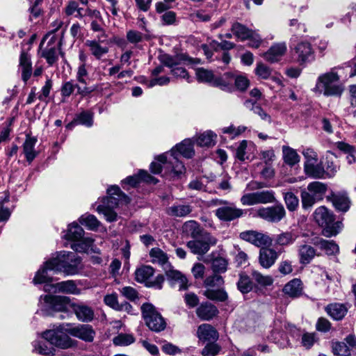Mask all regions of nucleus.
Here are the masks:
<instances>
[{
    "instance_id": "obj_37",
    "label": "nucleus",
    "mask_w": 356,
    "mask_h": 356,
    "mask_svg": "<svg viewBox=\"0 0 356 356\" xmlns=\"http://www.w3.org/2000/svg\"><path fill=\"white\" fill-rule=\"evenodd\" d=\"M86 45L88 47L91 54L95 57L96 59H101V58L108 52V47L102 46L100 43L95 40H87Z\"/></svg>"
},
{
    "instance_id": "obj_3",
    "label": "nucleus",
    "mask_w": 356,
    "mask_h": 356,
    "mask_svg": "<svg viewBox=\"0 0 356 356\" xmlns=\"http://www.w3.org/2000/svg\"><path fill=\"white\" fill-rule=\"evenodd\" d=\"M156 159L159 163L153 161L150 164V170L154 174L160 173L162 168L176 175H181L186 171L184 164L179 161L178 154L174 149H172L170 152L158 156Z\"/></svg>"
},
{
    "instance_id": "obj_4",
    "label": "nucleus",
    "mask_w": 356,
    "mask_h": 356,
    "mask_svg": "<svg viewBox=\"0 0 356 356\" xmlns=\"http://www.w3.org/2000/svg\"><path fill=\"white\" fill-rule=\"evenodd\" d=\"M315 222L323 228V234L326 237L336 236L342 229L341 221L335 222L334 216L325 207L316 208L313 213Z\"/></svg>"
},
{
    "instance_id": "obj_36",
    "label": "nucleus",
    "mask_w": 356,
    "mask_h": 356,
    "mask_svg": "<svg viewBox=\"0 0 356 356\" xmlns=\"http://www.w3.org/2000/svg\"><path fill=\"white\" fill-rule=\"evenodd\" d=\"M302 283L299 279L295 278L289 282L284 287L285 294L292 298H297L302 293Z\"/></svg>"
},
{
    "instance_id": "obj_12",
    "label": "nucleus",
    "mask_w": 356,
    "mask_h": 356,
    "mask_svg": "<svg viewBox=\"0 0 356 356\" xmlns=\"http://www.w3.org/2000/svg\"><path fill=\"white\" fill-rule=\"evenodd\" d=\"M42 337L58 348L67 349L76 345V342L60 330H49L42 333Z\"/></svg>"
},
{
    "instance_id": "obj_38",
    "label": "nucleus",
    "mask_w": 356,
    "mask_h": 356,
    "mask_svg": "<svg viewBox=\"0 0 356 356\" xmlns=\"http://www.w3.org/2000/svg\"><path fill=\"white\" fill-rule=\"evenodd\" d=\"M217 135L211 130L200 134L195 139L196 143L200 147H210L216 143Z\"/></svg>"
},
{
    "instance_id": "obj_25",
    "label": "nucleus",
    "mask_w": 356,
    "mask_h": 356,
    "mask_svg": "<svg viewBox=\"0 0 356 356\" xmlns=\"http://www.w3.org/2000/svg\"><path fill=\"white\" fill-rule=\"evenodd\" d=\"M218 313L217 307L210 302L202 303L196 309L197 316L203 321H209Z\"/></svg>"
},
{
    "instance_id": "obj_45",
    "label": "nucleus",
    "mask_w": 356,
    "mask_h": 356,
    "mask_svg": "<svg viewBox=\"0 0 356 356\" xmlns=\"http://www.w3.org/2000/svg\"><path fill=\"white\" fill-rule=\"evenodd\" d=\"M149 257L152 263L158 264L161 266H164L168 261L167 254L159 248H152L149 251Z\"/></svg>"
},
{
    "instance_id": "obj_53",
    "label": "nucleus",
    "mask_w": 356,
    "mask_h": 356,
    "mask_svg": "<svg viewBox=\"0 0 356 356\" xmlns=\"http://www.w3.org/2000/svg\"><path fill=\"white\" fill-rule=\"evenodd\" d=\"M79 222L90 230H95L100 225V222L92 214L81 216L79 218Z\"/></svg>"
},
{
    "instance_id": "obj_51",
    "label": "nucleus",
    "mask_w": 356,
    "mask_h": 356,
    "mask_svg": "<svg viewBox=\"0 0 356 356\" xmlns=\"http://www.w3.org/2000/svg\"><path fill=\"white\" fill-rule=\"evenodd\" d=\"M283 157L284 162L293 166L300 161V156L297 152L289 147H283Z\"/></svg>"
},
{
    "instance_id": "obj_57",
    "label": "nucleus",
    "mask_w": 356,
    "mask_h": 356,
    "mask_svg": "<svg viewBox=\"0 0 356 356\" xmlns=\"http://www.w3.org/2000/svg\"><path fill=\"white\" fill-rule=\"evenodd\" d=\"M196 76L199 81L210 83L213 86L215 76L211 71L204 68H198L196 70Z\"/></svg>"
},
{
    "instance_id": "obj_58",
    "label": "nucleus",
    "mask_w": 356,
    "mask_h": 356,
    "mask_svg": "<svg viewBox=\"0 0 356 356\" xmlns=\"http://www.w3.org/2000/svg\"><path fill=\"white\" fill-rule=\"evenodd\" d=\"M332 352L338 356H350L351 355L349 347L345 342H335L332 344Z\"/></svg>"
},
{
    "instance_id": "obj_34",
    "label": "nucleus",
    "mask_w": 356,
    "mask_h": 356,
    "mask_svg": "<svg viewBox=\"0 0 356 356\" xmlns=\"http://www.w3.org/2000/svg\"><path fill=\"white\" fill-rule=\"evenodd\" d=\"M192 207L189 204H174L169 207L166 213L173 217H186L192 212Z\"/></svg>"
},
{
    "instance_id": "obj_30",
    "label": "nucleus",
    "mask_w": 356,
    "mask_h": 356,
    "mask_svg": "<svg viewBox=\"0 0 356 356\" xmlns=\"http://www.w3.org/2000/svg\"><path fill=\"white\" fill-rule=\"evenodd\" d=\"M37 143L35 137L26 135V140L23 144V152L26 161L30 163L37 156L38 152L35 150V145Z\"/></svg>"
},
{
    "instance_id": "obj_33",
    "label": "nucleus",
    "mask_w": 356,
    "mask_h": 356,
    "mask_svg": "<svg viewBox=\"0 0 356 356\" xmlns=\"http://www.w3.org/2000/svg\"><path fill=\"white\" fill-rule=\"evenodd\" d=\"M299 261L301 264H308L314 258L316 250L311 245L304 244L298 247Z\"/></svg>"
},
{
    "instance_id": "obj_55",
    "label": "nucleus",
    "mask_w": 356,
    "mask_h": 356,
    "mask_svg": "<svg viewBox=\"0 0 356 356\" xmlns=\"http://www.w3.org/2000/svg\"><path fill=\"white\" fill-rule=\"evenodd\" d=\"M34 350L40 355L44 356H52L55 355V348L51 346H48L45 343L35 341Z\"/></svg>"
},
{
    "instance_id": "obj_29",
    "label": "nucleus",
    "mask_w": 356,
    "mask_h": 356,
    "mask_svg": "<svg viewBox=\"0 0 356 356\" xmlns=\"http://www.w3.org/2000/svg\"><path fill=\"white\" fill-rule=\"evenodd\" d=\"M314 245L324 250L327 255H335L339 252V247L334 241H327L321 238L314 239Z\"/></svg>"
},
{
    "instance_id": "obj_61",
    "label": "nucleus",
    "mask_w": 356,
    "mask_h": 356,
    "mask_svg": "<svg viewBox=\"0 0 356 356\" xmlns=\"http://www.w3.org/2000/svg\"><path fill=\"white\" fill-rule=\"evenodd\" d=\"M234 82V86L237 90L240 91H245L249 86V80L243 75H236L233 74V83Z\"/></svg>"
},
{
    "instance_id": "obj_2",
    "label": "nucleus",
    "mask_w": 356,
    "mask_h": 356,
    "mask_svg": "<svg viewBox=\"0 0 356 356\" xmlns=\"http://www.w3.org/2000/svg\"><path fill=\"white\" fill-rule=\"evenodd\" d=\"M81 258L74 252L62 251L56 257L47 261V266L54 272H63L67 275L79 273Z\"/></svg>"
},
{
    "instance_id": "obj_43",
    "label": "nucleus",
    "mask_w": 356,
    "mask_h": 356,
    "mask_svg": "<svg viewBox=\"0 0 356 356\" xmlns=\"http://www.w3.org/2000/svg\"><path fill=\"white\" fill-rule=\"evenodd\" d=\"M337 147L347 154L346 160L348 164L354 163L356 161V149L354 146L349 145L345 142H337Z\"/></svg>"
},
{
    "instance_id": "obj_48",
    "label": "nucleus",
    "mask_w": 356,
    "mask_h": 356,
    "mask_svg": "<svg viewBox=\"0 0 356 356\" xmlns=\"http://www.w3.org/2000/svg\"><path fill=\"white\" fill-rule=\"evenodd\" d=\"M237 288L243 294L251 291L253 288V283L250 277L244 273H240Z\"/></svg>"
},
{
    "instance_id": "obj_44",
    "label": "nucleus",
    "mask_w": 356,
    "mask_h": 356,
    "mask_svg": "<svg viewBox=\"0 0 356 356\" xmlns=\"http://www.w3.org/2000/svg\"><path fill=\"white\" fill-rule=\"evenodd\" d=\"M84 235V230L76 222H74L69 225L67 232L65 235L67 240L76 241L81 239Z\"/></svg>"
},
{
    "instance_id": "obj_26",
    "label": "nucleus",
    "mask_w": 356,
    "mask_h": 356,
    "mask_svg": "<svg viewBox=\"0 0 356 356\" xmlns=\"http://www.w3.org/2000/svg\"><path fill=\"white\" fill-rule=\"evenodd\" d=\"M327 199L339 211L346 212L350 208V201L345 194L333 193Z\"/></svg>"
},
{
    "instance_id": "obj_50",
    "label": "nucleus",
    "mask_w": 356,
    "mask_h": 356,
    "mask_svg": "<svg viewBox=\"0 0 356 356\" xmlns=\"http://www.w3.org/2000/svg\"><path fill=\"white\" fill-rule=\"evenodd\" d=\"M204 295L208 299L220 302H224L228 298L227 293L223 289L214 290L212 289H207L204 292Z\"/></svg>"
},
{
    "instance_id": "obj_47",
    "label": "nucleus",
    "mask_w": 356,
    "mask_h": 356,
    "mask_svg": "<svg viewBox=\"0 0 356 356\" xmlns=\"http://www.w3.org/2000/svg\"><path fill=\"white\" fill-rule=\"evenodd\" d=\"M93 243V240L90 238H85L83 236L81 239L75 241L72 243L70 247L72 250L79 252H86Z\"/></svg>"
},
{
    "instance_id": "obj_63",
    "label": "nucleus",
    "mask_w": 356,
    "mask_h": 356,
    "mask_svg": "<svg viewBox=\"0 0 356 356\" xmlns=\"http://www.w3.org/2000/svg\"><path fill=\"white\" fill-rule=\"evenodd\" d=\"M224 281L222 276L217 274L207 277L204 282V284L207 289H211L214 286H220L222 285Z\"/></svg>"
},
{
    "instance_id": "obj_52",
    "label": "nucleus",
    "mask_w": 356,
    "mask_h": 356,
    "mask_svg": "<svg viewBox=\"0 0 356 356\" xmlns=\"http://www.w3.org/2000/svg\"><path fill=\"white\" fill-rule=\"evenodd\" d=\"M48 270H51L48 268L47 261L44 266L37 271L33 278V282L35 284H42L51 282L52 279L48 275Z\"/></svg>"
},
{
    "instance_id": "obj_22",
    "label": "nucleus",
    "mask_w": 356,
    "mask_h": 356,
    "mask_svg": "<svg viewBox=\"0 0 356 356\" xmlns=\"http://www.w3.org/2000/svg\"><path fill=\"white\" fill-rule=\"evenodd\" d=\"M75 88L77 89L78 94L82 96H86L93 92L96 88H92L86 86L81 88L77 84H74L72 81H70L64 83L62 86L60 90L61 95L63 97H68L74 92Z\"/></svg>"
},
{
    "instance_id": "obj_21",
    "label": "nucleus",
    "mask_w": 356,
    "mask_h": 356,
    "mask_svg": "<svg viewBox=\"0 0 356 356\" xmlns=\"http://www.w3.org/2000/svg\"><path fill=\"white\" fill-rule=\"evenodd\" d=\"M278 256V253L274 249L261 248L259 250V264L263 268H269L275 264Z\"/></svg>"
},
{
    "instance_id": "obj_41",
    "label": "nucleus",
    "mask_w": 356,
    "mask_h": 356,
    "mask_svg": "<svg viewBox=\"0 0 356 356\" xmlns=\"http://www.w3.org/2000/svg\"><path fill=\"white\" fill-rule=\"evenodd\" d=\"M231 31L241 40H247L252 37L254 34L251 29L239 22H234L232 26Z\"/></svg>"
},
{
    "instance_id": "obj_54",
    "label": "nucleus",
    "mask_w": 356,
    "mask_h": 356,
    "mask_svg": "<svg viewBox=\"0 0 356 356\" xmlns=\"http://www.w3.org/2000/svg\"><path fill=\"white\" fill-rule=\"evenodd\" d=\"M135 341V338L132 334L120 333L113 339V343L115 346H127Z\"/></svg>"
},
{
    "instance_id": "obj_14",
    "label": "nucleus",
    "mask_w": 356,
    "mask_h": 356,
    "mask_svg": "<svg viewBox=\"0 0 356 356\" xmlns=\"http://www.w3.org/2000/svg\"><path fill=\"white\" fill-rule=\"evenodd\" d=\"M293 57L300 65L314 59V51L312 44L307 41L298 42L291 49Z\"/></svg>"
},
{
    "instance_id": "obj_5",
    "label": "nucleus",
    "mask_w": 356,
    "mask_h": 356,
    "mask_svg": "<svg viewBox=\"0 0 356 356\" xmlns=\"http://www.w3.org/2000/svg\"><path fill=\"white\" fill-rule=\"evenodd\" d=\"M339 67L332 68L328 72L321 74L317 79L316 88L325 96L340 97L343 92V86L339 83L340 76L337 72Z\"/></svg>"
},
{
    "instance_id": "obj_31",
    "label": "nucleus",
    "mask_w": 356,
    "mask_h": 356,
    "mask_svg": "<svg viewBox=\"0 0 356 356\" xmlns=\"http://www.w3.org/2000/svg\"><path fill=\"white\" fill-rule=\"evenodd\" d=\"M166 275L172 286H175L177 285L179 290L187 289L188 280L179 271L170 270L166 272Z\"/></svg>"
},
{
    "instance_id": "obj_35",
    "label": "nucleus",
    "mask_w": 356,
    "mask_h": 356,
    "mask_svg": "<svg viewBox=\"0 0 356 356\" xmlns=\"http://www.w3.org/2000/svg\"><path fill=\"white\" fill-rule=\"evenodd\" d=\"M305 174L313 179H325V167L323 163L316 161L309 165L304 166Z\"/></svg>"
},
{
    "instance_id": "obj_28",
    "label": "nucleus",
    "mask_w": 356,
    "mask_h": 356,
    "mask_svg": "<svg viewBox=\"0 0 356 356\" xmlns=\"http://www.w3.org/2000/svg\"><path fill=\"white\" fill-rule=\"evenodd\" d=\"M19 67L22 70V78L26 83L32 74V63L31 56L24 51H22L19 56Z\"/></svg>"
},
{
    "instance_id": "obj_32",
    "label": "nucleus",
    "mask_w": 356,
    "mask_h": 356,
    "mask_svg": "<svg viewBox=\"0 0 356 356\" xmlns=\"http://www.w3.org/2000/svg\"><path fill=\"white\" fill-rule=\"evenodd\" d=\"M213 86L218 87L227 92L233 91V73L227 72L220 77H215Z\"/></svg>"
},
{
    "instance_id": "obj_59",
    "label": "nucleus",
    "mask_w": 356,
    "mask_h": 356,
    "mask_svg": "<svg viewBox=\"0 0 356 356\" xmlns=\"http://www.w3.org/2000/svg\"><path fill=\"white\" fill-rule=\"evenodd\" d=\"M74 122L90 127L93 122L92 114L89 111H83L76 116Z\"/></svg>"
},
{
    "instance_id": "obj_13",
    "label": "nucleus",
    "mask_w": 356,
    "mask_h": 356,
    "mask_svg": "<svg viewBox=\"0 0 356 356\" xmlns=\"http://www.w3.org/2000/svg\"><path fill=\"white\" fill-rule=\"evenodd\" d=\"M285 216V209L281 204L268 207H261L256 210V216L272 223L280 222Z\"/></svg>"
},
{
    "instance_id": "obj_46",
    "label": "nucleus",
    "mask_w": 356,
    "mask_h": 356,
    "mask_svg": "<svg viewBox=\"0 0 356 356\" xmlns=\"http://www.w3.org/2000/svg\"><path fill=\"white\" fill-rule=\"evenodd\" d=\"M154 270L150 266H143L136 270V280L143 283L147 282L154 275Z\"/></svg>"
},
{
    "instance_id": "obj_56",
    "label": "nucleus",
    "mask_w": 356,
    "mask_h": 356,
    "mask_svg": "<svg viewBox=\"0 0 356 356\" xmlns=\"http://www.w3.org/2000/svg\"><path fill=\"white\" fill-rule=\"evenodd\" d=\"M284 200L287 209L293 211L296 210L299 204V200L292 192L283 193Z\"/></svg>"
},
{
    "instance_id": "obj_42",
    "label": "nucleus",
    "mask_w": 356,
    "mask_h": 356,
    "mask_svg": "<svg viewBox=\"0 0 356 356\" xmlns=\"http://www.w3.org/2000/svg\"><path fill=\"white\" fill-rule=\"evenodd\" d=\"M53 40L54 38L48 42L47 47L42 52V56L46 59L47 63L50 65H54L58 58V49L51 45Z\"/></svg>"
},
{
    "instance_id": "obj_8",
    "label": "nucleus",
    "mask_w": 356,
    "mask_h": 356,
    "mask_svg": "<svg viewBox=\"0 0 356 356\" xmlns=\"http://www.w3.org/2000/svg\"><path fill=\"white\" fill-rule=\"evenodd\" d=\"M327 191L326 184L313 181L307 186V191L303 190L301 192L302 204L304 209L312 207L316 202L323 199Z\"/></svg>"
},
{
    "instance_id": "obj_49",
    "label": "nucleus",
    "mask_w": 356,
    "mask_h": 356,
    "mask_svg": "<svg viewBox=\"0 0 356 356\" xmlns=\"http://www.w3.org/2000/svg\"><path fill=\"white\" fill-rule=\"evenodd\" d=\"M184 228L185 231L193 238L201 236L203 232L200 225L195 220H188L184 223Z\"/></svg>"
},
{
    "instance_id": "obj_6",
    "label": "nucleus",
    "mask_w": 356,
    "mask_h": 356,
    "mask_svg": "<svg viewBox=\"0 0 356 356\" xmlns=\"http://www.w3.org/2000/svg\"><path fill=\"white\" fill-rule=\"evenodd\" d=\"M39 304L43 314L50 316L55 312H66L72 303L67 296L45 295L40 296Z\"/></svg>"
},
{
    "instance_id": "obj_62",
    "label": "nucleus",
    "mask_w": 356,
    "mask_h": 356,
    "mask_svg": "<svg viewBox=\"0 0 356 356\" xmlns=\"http://www.w3.org/2000/svg\"><path fill=\"white\" fill-rule=\"evenodd\" d=\"M227 261L222 257H216L213 259L211 268L214 273H224L227 270Z\"/></svg>"
},
{
    "instance_id": "obj_19",
    "label": "nucleus",
    "mask_w": 356,
    "mask_h": 356,
    "mask_svg": "<svg viewBox=\"0 0 356 356\" xmlns=\"http://www.w3.org/2000/svg\"><path fill=\"white\" fill-rule=\"evenodd\" d=\"M197 337L203 342L211 343L218 340L219 334L216 329L211 325L204 323L197 327Z\"/></svg>"
},
{
    "instance_id": "obj_39",
    "label": "nucleus",
    "mask_w": 356,
    "mask_h": 356,
    "mask_svg": "<svg viewBox=\"0 0 356 356\" xmlns=\"http://www.w3.org/2000/svg\"><path fill=\"white\" fill-rule=\"evenodd\" d=\"M175 152L182 155L184 157L190 159L195 154L193 149V143L191 139H185L179 144H177L174 148Z\"/></svg>"
},
{
    "instance_id": "obj_11",
    "label": "nucleus",
    "mask_w": 356,
    "mask_h": 356,
    "mask_svg": "<svg viewBox=\"0 0 356 356\" xmlns=\"http://www.w3.org/2000/svg\"><path fill=\"white\" fill-rule=\"evenodd\" d=\"M216 243L217 239L214 236L209 232H204L199 238L189 241L187 247L193 254L204 255L209 250L210 247L215 245Z\"/></svg>"
},
{
    "instance_id": "obj_60",
    "label": "nucleus",
    "mask_w": 356,
    "mask_h": 356,
    "mask_svg": "<svg viewBox=\"0 0 356 356\" xmlns=\"http://www.w3.org/2000/svg\"><path fill=\"white\" fill-rule=\"evenodd\" d=\"M221 350V346L214 342L208 343L202 350V356H216Z\"/></svg>"
},
{
    "instance_id": "obj_7",
    "label": "nucleus",
    "mask_w": 356,
    "mask_h": 356,
    "mask_svg": "<svg viewBox=\"0 0 356 356\" xmlns=\"http://www.w3.org/2000/svg\"><path fill=\"white\" fill-rule=\"evenodd\" d=\"M142 315L146 325L154 332H161L166 327V323L155 307L151 303L141 306Z\"/></svg>"
},
{
    "instance_id": "obj_15",
    "label": "nucleus",
    "mask_w": 356,
    "mask_h": 356,
    "mask_svg": "<svg viewBox=\"0 0 356 356\" xmlns=\"http://www.w3.org/2000/svg\"><path fill=\"white\" fill-rule=\"evenodd\" d=\"M62 329L69 334L88 342L93 341L95 334L92 327L86 324L78 325L76 326L67 324L66 327Z\"/></svg>"
},
{
    "instance_id": "obj_20",
    "label": "nucleus",
    "mask_w": 356,
    "mask_h": 356,
    "mask_svg": "<svg viewBox=\"0 0 356 356\" xmlns=\"http://www.w3.org/2000/svg\"><path fill=\"white\" fill-rule=\"evenodd\" d=\"M160 62L170 68L174 67L175 66L180 65L182 62L189 60L190 62L200 63V59H192L188 58V57L184 54H179L175 56H170L169 54H162L159 56Z\"/></svg>"
},
{
    "instance_id": "obj_17",
    "label": "nucleus",
    "mask_w": 356,
    "mask_h": 356,
    "mask_svg": "<svg viewBox=\"0 0 356 356\" xmlns=\"http://www.w3.org/2000/svg\"><path fill=\"white\" fill-rule=\"evenodd\" d=\"M44 290L45 291H51L52 290L54 293H63L74 295H78L81 292L80 289L77 288L75 282L73 280L63 281L55 284H46L44 286Z\"/></svg>"
},
{
    "instance_id": "obj_64",
    "label": "nucleus",
    "mask_w": 356,
    "mask_h": 356,
    "mask_svg": "<svg viewBox=\"0 0 356 356\" xmlns=\"http://www.w3.org/2000/svg\"><path fill=\"white\" fill-rule=\"evenodd\" d=\"M323 166L325 167V179L333 177L339 170V166L327 157H326V161Z\"/></svg>"
},
{
    "instance_id": "obj_27",
    "label": "nucleus",
    "mask_w": 356,
    "mask_h": 356,
    "mask_svg": "<svg viewBox=\"0 0 356 356\" xmlns=\"http://www.w3.org/2000/svg\"><path fill=\"white\" fill-rule=\"evenodd\" d=\"M325 311L332 318L340 321L346 315L348 307L345 304L334 302L326 306Z\"/></svg>"
},
{
    "instance_id": "obj_10",
    "label": "nucleus",
    "mask_w": 356,
    "mask_h": 356,
    "mask_svg": "<svg viewBox=\"0 0 356 356\" xmlns=\"http://www.w3.org/2000/svg\"><path fill=\"white\" fill-rule=\"evenodd\" d=\"M275 201V192L272 190H264L246 193L241 197V202L245 206L266 204L274 203Z\"/></svg>"
},
{
    "instance_id": "obj_16",
    "label": "nucleus",
    "mask_w": 356,
    "mask_h": 356,
    "mask_svg": "<svg viewBox=\"0 0 356 356\" xmlns=\"http://www.w3.org/2000/svg\"><path fill=\"white\" fill-rule=\"evenodd\" d=\"M240 238L259 248L270 245L273 242V239L268 235L253 230L241 232Z\"/></svg>"
},
{
    "instance_id": "obj_24",
    "label": "nucleus",
    "mask_w": 356,
    "mask_h": 356,
    "mask_svg": "<svg viewBox=\"0 0 356 356\" xmlns=\"http://www.w3.org/2000/svg\"><path fill=\"white\" fill-rule=\"evenodd\" d=\"M286 51V45L284 42L277 43L264 54V58L268 62L275 63L278 61Z\"/></svg>"
},
{
    "instance_id": "obj_9",
    "label": "nucleus",
    "mask_w": 356,
    "mask_h": 356,
    "mask_svg": "<svg viewBox=\"0 0 356 356\" xmlns=\"http://www.w3.org/2000/svg\"><path fill=\"white\" fill-rule=\"evenodd\" d=\"M217 204L220 205L215 211V215L221 221L230 222L239 218L243 215V211L237 208L236 205L226 200H217Z\"/></svg>"
},
{
    "instance_id": "obj_1",
    "label": "nucleus",
    "mask_w": 356,
    "mask_h": 356,
    "mask_svg": "<svg viewBox=\"0 0 356 356\" xmlns=\"http://www.w3.org/2000/svg\"><path fill=\"white\" fill-rule=\"evenodd\" d=\"M107 193L108 196L103 199L102 203L97 206L96 210L103 214L108 222L116 221L118 215L114 209L121 204H128L130 198L118 186L108 188Z\"/></svg>"
},
{
    "instance_id": "obj_18",
    "label": "nucleus",
    "mask_w": 356,
    "mask_h": 356,
    "mask_svg": "<svg viewBox=\"0 0 356 356\" xmlns=\"http://www.w3.org/2000/svg\"><path fill=\"white\" fill-rule=\"evenodd\" d=\"M70 307L79 321L88 323L93 320L95 314L91 307L83 302H72Z\"/></svg>"
},
{
    "instance_id": "obj_23",
    "label": "nucleus",
    "mask_w": 356,
    "mask_h": 356,
    "mask_svg": "<svg viewBox=\"0 0 356 356\" xmlns=\"http://www.w3.org/2000/svg\"><path fill=\"white\" fill-rule=\"evenodd\" d=\"M141 181L156 184L157 179L150 175L147 171L140 170L137 175L127 177L122 181V184H129L132 187H135Z\"/></svg>"
},
{
    "instance_id": "obj_40",
    "label": "nucleus",
    "mask_w": 356,
    "mask_h": 356,
    "mask_svg": "<svg viewBox=\"0 0 356 356\" xmlns=\"http://www.w3.org/2000/svg\"><path fill=\"white\" fill-rule=\"evenodd\" d=\"M298 238V235L293 232H284L276 235L274 238V242L278 246H289L294 243Z\"/></svg>"
}]
</instances>
